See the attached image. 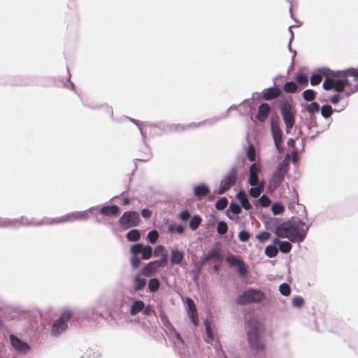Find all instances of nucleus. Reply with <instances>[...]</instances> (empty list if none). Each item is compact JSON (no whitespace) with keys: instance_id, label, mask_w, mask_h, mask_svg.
Listing matches in <instances>:
<instances>
[{"instance_id":"nucleus-1","label":"nucleus","mask_w":358,"mask_h":358,"mask_svg":"<svg viewBox=\"0 0 358 358\" xmlns=\"http://www.w3.org/2000/svg\"><path fill=\"white\" fill-rule=\"evenodd\" d=\"M98 208L96 206L90 207L88 209L83 210V211H75L70 213H68L61 217L57 218H48L45 217L41 220L39 222H29L24 224H22L23 225L27 226H41L43 224L47 225V224H60L64 222H71L77 220H87L88 217V212H92L93 210H97Z\"/></svg>"},{"instance_id":"nucleus-2","label":"nucleus","mask_w":358,"mask_h":358,"mask_svg":"<svg viewBox=\"0 0 358 358\" xmlns=\"http://www.w3.org/2000/svg\"><path fill=\"white\" fill-rule=\"evenodd\" d=\"M261 331L262 324L257 320L250 318L248 324L247 337L250 348L256 352H261L264 349V344L260 336Z\"/></svg>"},{"instance_id":"nucleus-3","label":"nucleus","mask_w":358,"mask_h":358,"mask_svg":"<svg viewBox=\"0 0 358 358\" xmlns=\"http://www.w3.org/2000/svg\"><path fill=\"white\" fill-rule=\"evenodd\" d=\"M279 110L285 125V131L289 134L295 124V111L292 101L281 100L279 103Z\"/></svg>"},{"instance_id":"nucleus-4","label":"nucleus","mask_w":358,"mask_h":358,"mask_svg":"<svg viewBox=\"0 0 358 358\" xmlns=\"http://www.w3.org/2000/svg\"><path fill=\"white\" fill-rule=\"evenodd\" d=\"M343 84V90L350 95L358 91V69H349L338 75Z\"/></svg>"},{"instance_id":"nucleus-5","label":"nucleus","mask_w":358,"mask_h":358,"mask_svg":"<svg viewBox=\"0 0 358 358\" xmlns=\"http://www.w3.org/2000/svg\"><path fill=\"white\" fill-rule=\"evenodd\" d=\"M265 298V294L262 291L250 288L241 292L236 297V303L241 306L249 303H258L263 301Z\"/></svg>"},{"instance_id":"nucleus-6","label":"nucleus","mask_w":358,"mask_h":358,"mask_svg":"<svg viewBox=\"0 0 358 358\" xmlns=\"http://www.w3.org/2000/svg\"><path fill=\"white\" fill-rule=\"evenodd\" d=\"M71 317V313L69 310L62 313L60 316L51 324L50 335L52 338H57L68 329V321Z\"/></svg>"},{"instance_id":"nucleus-7","label":"nucleus","mask_w":358,"mask_h":358,"mask_svg":"<svg viewBox=\"0 0 358 358\" xmlns=\"http://www.w3.org/2000/svg\"><path fill=\"white\" fill-rule=\"evenodd\" d=\"M292 233L296 234V242L303 241L308 233L309 227L299 217H292L289 220Z\"/></svg>"},{"instance_id":"nucleus-8","label":"nucleus","mask_w":358,"mask_h":358,"mask_svg":"<svg viewBox=\"0 0 358 358\" xmlns=\"http://www.w3.org/2000/svg\"><path fill=\"white\" fill-rule=\"evenodd\" d=\"M140 220L139 214L136 211H126L119 219L120 225L124 229L138 225Z\"/></svg>"},{"instance_id":"nucleus-9","label":"nucleus","mask_w":358,"mask_h":358,"mask_svg":"<svg viewBox=\"0 0 358 358\" xmlns=\"http://www.w3.org/2000/svg\"><path fill=\"white\" fill-rule=\"evenodd\" d=\"M237 179V171L236 166H233L229 172L223 177L220 182V187L217 192L219 194H224L235 183Z\"/></svg>"},{"instance_id":"nucleus-10","label":"nucleus","mask_w":358,"mask_h":358,"mask_svg":"<svg viewBox=\"0 0 358 358\" xmlns=\"http://www.w3.org/2000/svg\"><path fill=\"white\" fill-rule=\"evenodd\" d=\"M275 234L278 237L287 238L293 243L296 242V234L292 233L289 220L278 225L275 228Z\"/></svg>"},{"instance_id":"nucleus-11","label":"nucleus","mask_w":358,"mask_h":358,"mask_svg":"<svg viewBox=\"0 0 358 358\" xmlns=\"http://www.w3.org/2000/svg\"><path fill=\"white\" fill-rule=\"evenodd\" d=\"M271 132L276 150L278 152H282V147L281 144L282 142V131L277 121H274L273 120L271 121Z\"/></svg>"},{"instance_id":"nucleus-12","label":"nucleus","mask_w":358,"mask_h":358,"mask_svg":"<svg viewBox=\"0 0 358 358\" xmlns=\"http://www.w3.org/2000/svg\"><path fill=\"white\" fill-rule=\"evenodd\" d=\"M226 262L230 266L237 268L241 277H245L248 275L247 266L240 257L231 255L227 257Z\"/></svg>"},{"instance_id":"nucleus-13","label":"nucleus","mask_w":358,"mask_h":358,"mask_svg":"<svg viewBox=\"0 0 358 358\" xmlns=\"http://www.w3.org/2000/svg\"><path fill=\"white\" fill-rule=\"evenodd\" d=\"M226 262L230 266L237 268L241 277H245L248 275L247 266L240 257L231 255L227 257Z\"/></svg>"},{"instance_id":"nucleus-14","label":"nucleus","mask_w":358,"mask_h":358,"mask_svg":"<svg viewBox=\"0 0 358 358\" xmlns=\"http://www.w3.org/2000/svg\"><path fill=\"white\" fill-rule=\"evenodd\" d=\"M226 262L230 266L237 268L241 277H245L248 275L247 266L240 257L231 255L227 257Z\"/></svg>"},{"instance_id":"nucleus-15","label":"nucleus","mask_w":358,"mask_h":358,"mask_svg":"<svg viewBox=\"0 0 358 358\" xmlns=\"http://www.w3.org/2000/svg\"><path fill=\"white\" fill-rule=\"evenodd\" d=\"M341 80H339L338 76L332 78H327L322 83V87L325 90L334 89L336 92H341L343 90V84Z\"/></svg>"},{"instance_id":"nucleus-16","label":"nucleus","mask_w":358,"mask_h":358,"mask_svg":"<svg viewBox=\"0 0 358 358\" xmlns=\"http://www.w3.org/2000/svg\"><path fill=\"white\" fill-rule=\"evenodd\" d=\"M10 341L12 347L15 349V350L17 352L20 354H25L29 351V345L27 343L22 341L17 336L11 334L10 336Z\"/></svg>"},{"instance_id":"nucleus-17","label":"nucleus","mask_w":358,"mask_h":358,"mask_svg":"<svg viewBox=\"0 0 358 358\" xmlns=\"http://www.w3.org/2000/svg\"><path fill=\"white\" fill-rule=\"evenodd\" d=\"M187 313L188 315L192 322V323L194 324V326H197L198 324V316H197V311L196 308L195 306V303L194 301L190 299H187Z\"/></svg>"},{"instance_id":"nucleus-18","label":"nucleus","mask_w":358,"mask_h":358,"mask_svg":"<svg viewBox=\"0 0 358 358\" xmlns=\"http://www.w3.org/2000/svg\"><path fill=\"white\" fill-rule=\"evenodd\" d=\"M281 91L275 86H273L262 91V98L266 101H271L280 95Z\"/></svg>"},{"instance_id":"nucleus-19","label":"nucleus","mask_w":358,"mask_h":358,"mask_svg":"<svg viewBox=\"0 0 358 358\" xmlns=\"http://www.w3.org/2000/svg\"><path fill=\"white\" fill-rule=\"evenodd\" d=\"M285 174L275 170L268 183L270 189H275L282 182Z\"/></svg>"},{"instance_id":"nucleus-20","label":"nucleus","mask_w":358,"mask_h":358,"mask_svg":"<svg viewBox=\"0 0 358 358\" xmlns=\"http://www.w3.org/2000/svg\"><path fill=\"white\" fill-rule=\"evenodd\" d=\"M269 112V105L266 103H261L258 107L256 118L258 121L263 122L267 119Z\"/></svg>"},{"instance_id":"nucleus-21","label":"nucleus","mask_w":358,"mask_h":358,"mask_svg":"<svg viewBox=\"0 0 358 358\" xmlns=\"http://www.w3.org/2000/svg\"><path fill=\"white\" fill-rule=\"evenodd\" d=\"M236 106H231L229 108V109L227 110V111L226 112V115H224V116H222V117H215L212 119H210V120H206L205 121H203V122H199L197 124H195V123H191L188 127H199L200 125H203V124H208V125H213V124H215V122H218L219 120H222V119H224V118H226L227 116H228V113L229 110H233V109H236Z\"/></svg>"},{"instance_id":"nucleus-22","label":"nucleus","mask_w":358,"mask_h":358,"mask_svg":"<svg viewBox=\"0 0 358 358\" xmlns=\"http://www.w3.org/2000/svg\"><path fill=\"white\" fill-rule=\"evenodd\" d=\"M103 216L117 215L120 212V208L116 205L104 206L99 210Z\"/></svg>"},{"instance_id":"nucleus-23","label":"nucleus","mask_w":358,"mask_h":358,"mask_svg":"<svg viewBox=\"0 0 358 358\" xmlns=\"http://www.w3.org/2000/svg\"><path fill=\"white\" fill-rule=\"evenodd\" d=\"M241 212V207L237 203L231 202L226 211L227 216L231 219H234V215H238Z\"/></svg>"},{"instance_id":"nucleus-24","label":"nucleus","mask_w":358,"mask_h":358,"mask_svg":"<svg viewBox=\"0 0 358 358\" xmlns=\"http://www.w3.org/2000/svg\"><path fill=\"white\" fill-rule=\"evenodd\" d=\"M193 192L196 196L203 197L208 194V193L210 192V189L206 185L202 183L199 185L194 186Z\"/></svg>"},{"instance_id":"nucleus-25","label":"nucleus","mask_w":358,"mask_h":358,"mask_svg":"<svg viewBox=\"0 0 358 358\" xmlns=\"http://www.w3.org/2000/svg\"><path fill=\"white\" fill-rule=\"evenodd\" d=\"M184 257L183 253L178 249H173L171 251L170 260L172 264H179Z\"/></svg>"},{"instance_id":"nucleus-26","label":"nucleus","mask_w":358,"mask_h":358,"mask_svg":"<svg viewBox=\"0 0 358 358\" xmlns=\"http://www.w3.org/2000/svg\"><path fill=\"white\" fill-rule=\"evenodd\" d=\"M145 303L140 300H135L131 306L130 315L134 316L143 310Z\"/></svg>"},{"instance_id":"nucleus-27","label":"nucleus","mask_w":358,"mask_h":358,"mask_svg":"<svg viewBox=\"0 0 358 358\" xmlns=\"http://www.w3.org/2000/svg\"><path fill=\"white\" fill-rule=\"evenodd\" d=\"M236 197L239 200L241 203V207L243 208L245 210H249L251 208V205L247 198L245 193L241 190L236 194Z\"/></svg>"},{"instance_id":"nucleus-28","label":"nucleus","mask_w":358,"mask_h":358,"mask_svg":"<svg viewBox=\"0 0 358 358\" xmlns=\"http://www.w3.org/2000/svg\"><path fill=\"white\" fill-rule=\"evenodd\" d=\"M146 285V280L136 275L134 278V290L138 292L141 290Z\"/></svg>"},{"instance_id":"nucleus-29","label":"nucleus","mask_w":358,"mask_h":358,"mask_svg":"<svg viewBox=\"0 0 358 358\" xmlns=\"http://www.w3.org/2000/svg\"><path fill=\"white\" fill-rule=\"evenodd\" d=\"M157 269V268L155 267V266L153 265L152 262H150L148 264H145V266H143L141 268V274L144 276H150Z\"/></svg>"},{"instance_id":"nucleus-30","label":"nucleus","mask_w":358,"mask_h":358,"mask_svg":"<svg viewBox=\"0 0 358 358\" xmlns=\"http://www.w3.org/2000/svg\"><path fill=\"white\" fill-rule=\"evenodd\" d=\"M204 325H205V330H206V338H205V341L206 343H209L213 341L214 335L212 331L210 324L207 320H206L204 321Z\"/></svg>"},{"instance_id":"nucleus-31","label":"nucleus","mask_w":358,"mask_h":358,"mask_svg":"<svg viewBox=\"0 0 358 358\" xmlns=\"http://www.w3.org/2000/svg\"><path fill=\"white\" fill-rule=\"evenodd\" d=\"M202 221V219L201 216L198 215H195L193 217H191L189 227L192 230H196L199 226L200 225L201 222Z\"/></svg>"},{"instance_id":"nucleus-32","label":"nucleus","mask_w":358,"mask_h":358,"mask_svg":"<svg viewBox=\"0 0 358 358\" xmlns=\"http://www.w3.org/2000/svg\"><path fill=\"white\" fill-rule=\"evenodd\" d=\"M140 237L141 234L138 229H131L126 234V238L129 241H137Z\"/></svg>"},{"instance_id":"nucleus-33","label":"nucleus","mask_w":358,"mask_h":358,"mask_svg":"<svg viewBox=\"0 0 358 358\" xmlns=\"http://www.w3.org/2000/svg\"><path fill=\"white\" fill-rule=\"evenodd\" d=\"M278 249L276 245L271 244L267 245L265 248V255L268 257H274L278 254Z\"/></svg>"},{"instance_id":"nucleus-34","label":"nucleus","mask_w":358,"mask_h":358,"mask_svg":"<svg viewBox=\"0 0 358 358\" xmlns=\"http://www.w3.org/2000/svg\"><path fill=\"white\" fill-rule=\"evenodd\" d=\"M152 248L150 245H143L141 252V259H148L152 257Z\"/></svg>"},{"instance_id":"nucleus-35","label":"nucleus","mask_w":358,"mask_h":358,"mask_svg":"<svg viewBox=\"0 0 358 358\" xmlns=\"http://www.w3.org/2000/svg\"><path fill=\"white\" fill-rule=\"evenodd\" d=\"M208 257H210V259H214L216 261H222V256L221 255L219 250L217 248H212L208 252Z\"/></svg>"},{"instance_id":"nucleus-36","label":"nucleus","mask_w":358,"mask_h":358,"mask_svg":"<svg viewBox=\"0 0 358 358\" xmlns=\"http://www.w3.org/2000/svg\"><path fill=\"white\" fill-rule=\"evenodd\" d=\"M315 92L313 90L308 89L303 91L302 96L307 101H312L315 98Z\"/></svg>"},{"instance_id":"nucleus-37","label":"nucleus","mask_w":358,"mask_h":358,"mask_svg":"<svg viewBox=\"0 0 358 358\" xmlns=\"http://www.w3.org/2000/svg\"><path fill=\"white\" fill-rule=\"evenodd\" d=\"M333 113L332 107L330 105H324L321 108V115L324 118H329Z\"/></svg>"},{"instance_id":"nucleus-38","label":"nucleus","mask_w":358,"mask_h":358,"mask_svg":"<svg viewBox=\"0 0 358 358\" xmlns=\"http://www.w3.org/2000/svg\"><path fill=\"white\" fill-rule=\"evenodd\" d=\"M283 90L287 93H294L297 90V85L294 82L289 81L285 84Z\"/></svg>"},{"instance_id":"nucleus-39","label":"nucleus","mask_w":358,"mask_h":358,"mask_svg":"<svg viewBox=\"0 0 358 358\" xmlns=\"http://www.w3.org/2000/svg\"><path fill=\"white\" fill-rule=\"evenodd\" d=\"M159 287V281L157 278H151L148 282V289L151 292H156Z\"/></svg>"},{"instance_id":"nucleus-40","label":"nucleus","mask_w":358,"mask_h":358,"mask_svg":"<svg viewBox=\"0 0 358 358\" xmlns=\"http://www.w3.org/2000/svg\"><path fill=\"white\" fill-rule=\"evenodd\" d=\"M288 157L289 155H287V157L282 162H280L275 170L286 174V173L287 172L288 162L287 160Z\"/></svg>"},{"instance_id":"nucleus-41","label":"nucleus","mask_w":358,"mask_h":358,"mask_svg":"<svg viewBox=\"0 0 358 358\" xmlns=\"http://www.w3.org/2000/svg\"><path fill=\"white\" fill-rule=\"evenodd\" d=\"M306 110L312 115L315 113L319 112L320 105L318 103L313 101L306 106Z\"/></svg>"},{"instance_id":"nucleus-42","label":"nucleus","mask_w":358,"mask_h":358,"mask_svg":"<svg viewBox=\"0 0 358 358\" xmlns=\"http://www.w3.org/2000/svg\"><path fill=\"white\" fill-rule=\"evenodd\" d=\"M279 248L278 250L283 252V253H287L289 252L292 249V244L286 241L280 242V244L278 245Z\"/></svg>"},{"instance_id":"nucleus-43","label":"nucleus","mask_w":358,"mask_h":358,"mask_svg":"<svg viewBox=\"0 0 358 358\" xmlns=\"http://www.w3.org/2000/svg\"><path fill=\"white\" fill-rule=\"evenodd\" d=\"M227 204V199L226 197H222L215 203V208L218 210H222L225 209Z\"/></svg>"},{"instance_id":"nucleus-44","label":"nucleus","mask_w":358,"mask_h":358,"mask_svg":"<svg viewBox=\"0 0 358 358\" xmlns=\"http://www.w3.org/2000/svg\"><path fill=\"white\" fill-rule=\"evenodd\" d=\"M317 75L320 76V78L322 79V78H329V76L331 74V70L326 67H322L315 71V72Z\"/></svg>"},{"instance_id":"nucleus-45","label":"nucleus","mask_w":358,"mask_h":358,"mask_svg":"<svg viewBox=\"0 0 358 358\" xmlns=\"http://www.w3.org/2000/svg\"><path fill=\"white\" fill-rule=\"evenodd\" d=\"M143 248V245L142 243H136L131 247L130 252L132 255L138 256L139 254H141Z\"/></svg>"},{"instance_id":"nucleus-46","label":"nucleus","mask_w":358,"mask_h":358,"mask_svg":"<svg viewBox=\"0 0 358 358\" xmlns=\"http://www.w3.org/2000/svg\"><path fill=\"white\" fill-rule=\"evenodd\" d=\"M159 317H160L162 323L165 327H171V324L170 321L169 320L167 316L166 315L164 311L162 309L159 310Z\"/></svg>"},{"instance_id":"nucleus-47","label":"nucleus","mask_w":358,"mask_h":358,"mask_svg":"<svg viewBox=\"0 0 358 358\" xmlns=\"http://www.w3.org/2000/svg\"><path fill=\"white\" fill-rule=\"evenodd\" d=\"M251 188L250 189V195L254 198L258 197L261 194V188L256 187V183H252L250 181Z\"/></svg>"},{"instance_id":"nucleus-48","label":"nucleus","mask_w":358,"mask_h":358,"mask_svg":"<svg viewBox=\"0 0 358 358\" xmlns=\"http://www.w3.org/2000/svg\"><path fill=\"white\" fill-rule=\"evenodd\" d=\"M290 287L287 283H282L279 286V292L283 296H289L290 294Z\"/></svg>"},{"instance_id":"nucleus-49","label":"nucleus","mask_w":358,"mask_h":358,"mask_svg":"<svg viewBox=\"0 0 358 358\" xmlns=\"http://www.w3.org/2000/svg\"><path fill=\"white\" fill-rule=\"evenodd\" d=\"M228 226L226 222L220 221L217 223V231L219 234H224L227 231Z\"/></svg>"},{"instance_id":"nucleus-50","label":"nucleus","mask_w":358,"mask_h":358,"mask_svg":"<svg viewBox=\"0 0 358 358\" xmlns=\"http://www.w3.org/2000/svg\"><path fill=\"white\" fill-rule=\"evenodd\" d=\"M20 222L17 220H0V227H15L17 224H20Z\"/></svg>"},{"instance_id":"nucleus-51","label":"nucleus","mask_w":358,"mask_h":358,"mask_svg":"<svg viewBox=\"0 0 358 358\" xmlns=\"http://www.w3.org/2000/svg\"><path fill=\"white\" fill-rule=\"evenodd\" d=\"M303 303H304V300L300 296H295L292 299V304L294 307L301 308Z\"/></svg>"},{"instance_id":"nucleus-52","label":"nucleus","mask_w":358,"mask_h":358,"mask_svg":"<svg viewBox=\"0 0 358 358\" xmlns=\"http://www.w3.org/2000/svg\"><path fill=\"white\" fill-rule=\"evenodd\" d=\"M270 237L271 234L266 231H263L256 236V238L259 240L260 242L266 241L268 240Z\"/></svg>"},{"instance_id":"nucleus-53","label":"nucleus","mask_w":358,"mask_h":358,"mask_svg":"<svg viewBox=\"0 0 358 358\" xmlns=\"http://www.w3.org/2000/svg\"><path fill=\"white\" fill-rule=\"evenodd\" d=\"M247 157L250 162H254L255 160V148L253 145L248 146Z\"/></svg>"},{"instance_id":"nucleus-54","label":"nucleus","mask_w":358,"mask_h":358,"mask_svg":"<svg viewBox=\"0 0 358 358\" xmlns=\"http://www.w3.org/2000/svg\"><path fill=\"white\" fill-rule=\"evenodd\" d=\"M258 171L259 168L255 164H252L250 167V180H252L253 177L255 176V180H258Z\"/></svg>"},{"instance_id":"nucleus-55","label":"nucleus","mask_w":358,"mask_h":358,"mask_svg":"<svg viewBox=\"0 0 358 358\" xmlns=\"http://www.w3.org/2000/svg\"><path fill=\"white\" fill-rule=\"evenodd\" d=\"M159 234L157 230H151L148 234V239L151 243H155L158 238Z\"/></svg>"},{"instance_id":"nucleus-56","label":"nucleus","mask_w":358,"mask_h":358,"mask_svg":"<svg viewBox=\"0 0 358 358\" xmlns=\"http://www.w3.org/2000/svg\"><path fill=\"white\" fill-rule=\"evenodd\" d=\"M271 210L274 215H280L283 212L284 207L280 203H275L271 207Z\"/></svg>"},{"instance_id":"nucleus-57","label":"nucleus","mask_w":358,"mask_h":358,"mask_svg":"<svg viewBox=\"0 0 358 358\" xmlns=\"http://www.w3.org/2000/svg\"><path fill=\"white\" fill-rule=\"evenodd\" d=\"M141 257L137 255H132L130 259L131 266L134 269L137 268L141 264Z\"/></svg>"},{"instance_id":"nucleus-58","label":"nucleus","mask_w":358,"mask_h":358,"mask_svg":"<svg viewBox=\"0 0 358 358\" xmlns=\"http://www.w3.org/2000/svg\"><path fill=\"white\" fill-rule=\"evenodd\" d=\"M296 82L300 85H308V78L303 73H299L296 77Z\"/></svg>"},{"instance_id":"nucleus-59","label":"nucleus","mask_w":358,"mask_h":358,"mask_svg":"<svg viewBox=\"0 0 358 358\" xmlns=\"http://www.w3.org/2000/svg\"><path fill=\"white\" fill-rule=\"evenodd\" d=\"M310 85L313 86L317 85L322 81V78L320 76L317 75L316 73H314L310 77Z\"/></svg>"},{"instance_id":"nucleus-60","label":"nucleus","mask_w":358,"mask_h":358,"mask_svg":"<svg viewBox=\"0 0 358 358\" xmlns=\"http://www.w3.org/2000/svg\"><path fill=\"white\" fill-rule=\"evenodd\" d=\"M259 204L263 207H267L271 203L269 198L265 194L262 195L258 200Z\"/></svg>"},{"instance_id":"nucleus-61","label":"nucleus","mask_w":358,"mask_h":358,"mask_svg":"<svg viewBox=\"0 0 358 358\" xmlns=\"http://www.w3.org/2000/svg\"><path fill=\"white\" fill-rule=\"evenodd\" d=\"M250 233L247 231L242 230L238 234V238L241 241L245 242L250 238Z\"/></svg>"},{"instance_id":"nucleus-62","label":"nucleus","mask_w":358,"mask_h":358,"mask_svg":"<svg viewBox=\"0 0 358 358\" xmlns=\"http://www.w3.org/2000/svg\"><path fill=\"white\" fill-rule=\"evenodd\" d=\"M179 217L182 221H187L190 217V213L188 210H183L180 213Z\"/></svg>"},{"instance_id":"nucleus-63","label":"nucleus","mask_w":358,"mask_h":358,"mask_svg":"<svg viewBox=\"0 0 358 358\" xmlns=\"http://www.w3.org/2000/svg\"><path fill=\"white\" fill-rule=\"evenodd\" d=\"M142 312L145 316H150L152 312V309L150 305L145 306Z\"/></svg>"},{"instance_id":"nucleus-64","label":"nucleus","mask_w":358,"mask_h":358,"mask_svg":"<svg viewBox=\"0 0 358 358\" xmlns=\"http://www.w3.org/2000/svg\"><path fill=\"white\" fill-rule=\"evenodd\" d=\"M341 99V95L339 94H336L330 97V101L332 103L336 104L339 102Z\"/></svg>"}]
</instances>
